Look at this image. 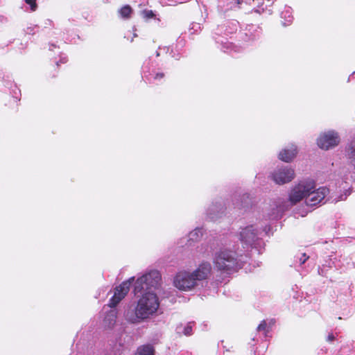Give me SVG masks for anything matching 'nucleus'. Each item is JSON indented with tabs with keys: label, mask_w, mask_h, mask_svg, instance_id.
<instances>
[{
	"label": "nucleus",
	"mask_w": 355,
	"mask_h": 355,
	"mask_svg": "<svg viewBox=\"0 0 355 355\" xmlns=\"http://www.w3.org/2000/svg\"><path fill=\"white\" fill-rule=\"evenodd\" d=\"M307 259H308V257H306V254H304L302 255V258H300V263H301V264L304 263Z\"/></svg>",
	"instance_id": "nucleus-21"
},
{
	"label": "nucleus",
	"mask_w": 355,
	"mask_h": 355,
	"mask_svg": "<svg viewBox=\"0 0 355 355\" xmlns=\"http://www.w3.org/2000/svg\"><path fill=\"white\" fill-rule=\"evenodd\" d=\"M134 281L135 277H130L115 288L114 295L109 302V306L110 307H115L126 296L129 292L130 287Z\"/></svg>",
	"instance_id": "nucleus-6"
},
{
	"label": "nucleus",
	"mask_w": 355,
	"mask_h": 355,
	"mask_svg": "<svg viewBox=\"0 0 355 355\" xmlns=\"http://www.w3.org/2000/svg\"><path fill=\"white\" fill-rule=\"evenodd\" d=\"M134 293L135 295L140 294L137 304L135 309H128L124 316L128 322L138 324L155 313V270H152L137 279Z\"/></svg>",
	"instance_id": "nucleus-1"
},
{
	"label": "nucleus",
	"mask_w": 355,
	"mask_h": 355,
	"mask_svg": "<svg viewBox=\"0 0 355 355\" xmlns=\"http://www.w3.org/2000/svg\"><path fill=\"white\" fill-rule=\"evenodd\" d=\"M339 143V135L333 130L322 133L317 139L319 148L326 150L337 146Z\"/></svg>",
	"instance_id": "nucleus-5"
},
{
	"label": "nucleus",
	"mask_w": 355,
	"mask_h": 355,
	"mask_svg": "<svg viewBox=\"0 0 355 355\" xmlns=\"http://www.w3.org/2000/svg\"><path fill=\"white\" fill-rule=\"evenodd\" d=\"M132 12V8L128 5H125L118 10V14L120 18L128 19L131 17Z\"/></svg>",
	"instance_id": "nucleus-14"
},
{
	"label": "nucleus",
	"mask_w": 355,
	"mask_h": 355,
	"mask_svg": "<svg viewBox=\"0 0 355 355\" xmlns=\"http://www.w3.org/2000/svg\"><path fill=\"white\" fill-rule=\"evenodd\" d=\"M211 267L209 263H202L198 268L192 272L193 278L197 283L198 281H202L207 278L211 272Z\"/></svg>",
	"instance_id": "nucleus-9"
},
{
	"label": "nucleus",
	"mask_w": 355,
	"mask_h": 355,
	"mask_svg": "<svg viewBox=\"0 0 355 355\" xmlns=\"http://www.w3.org/2000/svg\"><path fill=\"white\" fill-rule=\"evenodd\" d=\"M345 198H343L341 197V198H340V199L339 200H345Z\"/></svg>",
	"instance_id": "nucleus-23"
},
{
	"label": "nucleus",
	"mask_w": 355,
	"mask_h": 355,
	"mask_svg": "<svg viewBox=\"0 0 355 355\" xmlns=\"http://www.w3.org/2000/svg\"><path fill=\"white\" fill-rule=\"evenodd\" d=\"M214 263L218 270L230 271L236 266L235 253L227 250H220L216 254Z\"/></svg>",
	"instance_id": "nucleus-3"
},
{
	"label": "nucleus",
	"mask_w": 355,
	"mask_h": 355,
	"mask_svg": "<svg viewBox=\"0 0 355 355\" xmlns=\"http://www.w3.org/2000/svg\"><path fill=\"white\" fill-rule=\"evenodd\" d=\"M135 355H154V347L153 345H146L137 349Z\"/></svg>",
	"instance_id": "nucleus-15"
},
{
	"label": "nucleus",
	"mask_w": 355,
	"mask_h": 355,
	"mask_svg": "<svg viewBox=\"0 0 355 355\" xmlns=\"http://www.w3.org/2000/svg\"><path fill=\"white\" fill-rule=\"evenodd\" d=\"M347 153L349 159L350 160V165L349 168V173L350 178L355 182V141L350 143Z\"/></svg>",
	"instance_id": "nucleus-10"
},
{
	"label": "nucleus",
	"mask_w": 355,
	"mask_h": 355,
	"mask_svg": "<svg viewBox=\"0 0 355 355\" xmlns=\"http://www.w3.org/2000/svg\"><path fill=\"white\" fill-rule=\"evenodd\" d=\"M257 235L256 230L252 226L247 227L241 232V237L243 241L248 243L253 241Z\"/></svg>",
	"instance_id": "nucleus-13"
},
{
	"label": "nucleus",
	"mask_w": 355,
	"mask_h": 355,
	"mask_svg": "<svg viewBox=\"0 0 355 355\" xmlns=\"http://www.w3.org/2000/svg\"><path fill=\"white\" fill-rule=\"evenodd\" d=\"M329 193V189L324 187L318 189H312L306 198L305 203L307 206L313 207L320 204Z\"/></svg>",
	"instance_id": "nucleus-8"
},
{
	"label": "nucleus",
	"mask_w": 355,
	"mask_h": 355,
	"mask_svg": "<svg viewBox=\"0 0 355 355\" xmlns=\"http://www.w3.org/2000/svg\"><path fill=\"white\" fill-rule=\"evenodd\" d=\"M297 153V148L294 145H291L280 151L279 158L283 162H289L295 157Z\"/></svg>",
	"instance_id": "nucleus-11"
},
{
	"label": "nucleus",
	"mask_w": 355,
	"mask_h": 355,
	"mask_svg": "<svg viewBox=\"0 0 355 355\" xmlns=\"http://www.w3.org/2000/svg\"><path fill=\"white\" fill-rule=\"evenodd\" d=\"M116 319V311L115 309H110L107 314L105 315L103 320V327L104 329H111L112 328L115 323Z\"/></svg>",
	"instance_id": "nucleus-12"
},
{
	"label": "nucleus",
	"mask_w": 355,
	"mask_h": 355,
	"mask_svg": "<svg viewBox=\"0 0 355 355\" xmlns=\"http://www.w3.org/2000/svg\"><path fill=\"white\" fill-rule=\"evenodd\" d=\"M316 187L315 182L312 180H304L295 184L291 189L288 200L292 205H295L302 200H306L312 189Z\"/></svg>",
	"instance_id": "nucleus-2"
},
{
	"label": "nucleus",
	"mask_w": 355,
	"mask_h": 355,
	"mask_svg": "<svg viewBox=\"0 0 355 355\" xmlns=\"http://www.w3.org/2000/svg\"><path fill=\"white\" fill-rule=\"evenodd\" d=\"M202 236V232L200 229H195L194 230L191 231L189 234V240L192 241H198L199 240L201 236Z\"/></svg>",
	"instance_id": "nucleus-16"
},
{
	"label": "nucleus",
	"mask_w": 355,
	"mask_h": 355,
	"mask_svg": "<svg viewBox=\"0 0 355 355\" xmlns=\"http://www.w3.org/2000/svg\"><path fill=\"white\" fill-rule=\"evenodd\" d=\"M270 177L276 184H284L293 180L295 173L292 168L284 167L275 170Z\"/></svg>",
	"instance_id": "nucleus-7"
},
{
	"label": "nucleus",
	"mask_w": 355,
	"mask_h": 355,
	"mask_svg": "<svg viewBox=\"0 0 355 355\" xmlns=\"http://www.w3.org/2000/svg\"><path fill=\"white\" fill-rule=\"evenodd\" d=\"M334 338H335V337H334V336L333 334H329V335L328 336V337H327V340H328L329 341H332V340H334Z\"/></svg>",
	"instance_id": "nucleus-22"
},
{
	"label": "nucleus",
	"mask_w": 355,
	"mask_h": 355,
	"mask_svg": "<svg viewBox=\"0 0 355 355\" xmlns=\"http://www.w3.org/2000/svg\"><path fill=\"white\" fill-rule=\"evenodd\" d=\"M182 327H177V331L178 334H183L185 336H189L191 334L192 331V326L191 324H188L186 327H184V329L182 331H181Z\"/></svg>",
	"instance_id": "nucleus-17"
},
{
	"label": "nucleus",
	"mask_w": 355,
	"mask_h": 355,
	"mask_svg": "<svg viewBox=\"0 0 355 355\" xmlns=\"http://www.w3.org/2000/svg\"><path fill=\"white\" fill-rule=\"evenodd\" d=\"M141 15L144 19H150L154 16V13L152 10H144L141 12Z\"/></svg>",
	"instance_id": "nucleus-19"
},
{
	"label": "nucleus",
	"mask_w": 355,
	"mask_h": 355,
	"mask_svg": "<svg viewBox=\"0 0 355 355\" xmlns=\"http://www.w3.org/2000/svg\"><path fill=\"white\" fill-rule=\"evenodd\" d=\"M173 285L180 291H189L197 286V283L191 272L180 271L174 277Z\"/></svg>",
	"instance_id": "nucleus-4"
},
{
	"label": "nucleus",
	"mask_w": 355,
	"mask_h": 355,
	"mask_svg": "<svg viewBox=\"0 0 355 355\" xmlns=\"http://www.w3.org/2000/svg\"><path fill=\"white\" fill-rule=\"evenodd\" d=\"M266 328V322L265 320H263L257 327L258 331H264Z\"/></svg>",
	"instance_id": "nucleus-20"
},
{
	"label": "nucleus",
	"mask_w": 355,
	"mask_h": 355,
	"mask_svg": "<svg viewBox=\"0 0 355 355\" xmlns=\"http://www.w3.org/2000/svg\"><path fill=\"white\" fill-rule=\"evenodd\" d=\"M26 3L30 6L31 10L35 11L37 9V5L36 0H25Z\"/></svg>",
	"instance_id": "nucleus-18"
}]
</instances>
